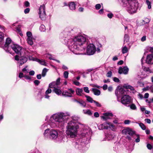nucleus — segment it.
Returning <instances> with one entry per match:
<instances>
[{
    "label": "nucleus",
    "instance_id": "nucleus-1",
    "mask_svg": "<svg viewBox=\"0 0 153 153\" xmlns=\"http://www.w3.org/2000/svg\"><path fill=\"white\" fill-rule=\"evenodd\" d=\"M70 116V113L68 111L57 112L50 117L47 116L45 119L47 122L41 126V129L42 130L48 129V126L51 128L58 127L59 124L67 122Z\"/></svg>",
    "mask_w": 153,
    "mask_h": 153
},
{
    "label": "nucleus",
    "instance_id": "nucleus-2",
    "mask_svg": "<svg viewBox=\"0 0 153 153\" xmlns=\"http://www.w3.org/2000/svg\"><path fill=\"white\" fill-rule=\"evenodd\" d=\"M67 41L68 46L69 49L75 54H79V53H75L76 51L79 50L81 45H87L86 39L85 36L79 35L76 36L73 39H65Z\"/></svg>",
    "mask_w": 153,
    "mask_h": 153
},
{
    "label": "nucleus",
    "instance_id": "nucleus-3",
    "mask_svg": "<svg viewBox=\"0 0 153 153\" xmlns=\"http://www.w3.org/2000/svg\"><path fill=\"white\" fill-rule=\"evenodd\" d=\"M91 130L88 127H85L81 131L80 134V136L83 138L84 140L85 141H83L82 142H80V141H77V142L74 143V145L75 148L77 149H81L82 146H84L85 143L89 142L91 138Z\"/></svg>",
    "mask_w": 153,
    "mask_h": 153
},
{
    "label": "nucleus",
    "instance_id": "nucleus-4",
    "mask_svg": "<svg viewBox=\"0 0 153 153\" xmlns=\"http://www.w3.org/2000/svg\"><path fill=\"white\" fill-rule=\"evenodd\" d=\"M79 126L75 122L70 121L66 126L67 134L71 138H75L77 134Z\"/></svg>",
    "mask_w": 153,
    "mask_h": 153
},
{
    "label": "nucleus",
    "instance_id": "nucleus-5",
    "mask_svg": "<svg viewBox=\"0 0 153 153\" xmlns=\"http://www.w3.org/2000/svg\"><path fill=\"white\" fill-rule=\"evenodd\" d=\"M49 137L51 139L55 140L56 142L60 143L62 142L64 136L62 134L58 133L56 130L52 129L49 131Z\"/></svg>",
    "mask_w": 153,
    "mask_h": 153
},
{
    "label": "nucleus",
    "instance_id": "nucleus-6",
    "mask_svg": "<svg viewBox=\"0 0 153 153\" xmlns=\"http://www.w3.org/2000/svg\"><path fill=\"white\" fill-rule=\"evenodd\" d=\"M123 87L125 88L120 87H118L116 89L115 93L117 97L120 95H126V94H127L128 89H130L132 91L134 90V88L129 85L124 84Z\"/></svg>",
    "mask_w": 153,
    "mask_h": 153
},
{
    "label": "nucleus",
    "instance_id": "nucleus-7",
    "mask_svg": "<svg viewBox=\"0 0 153 153\" xmlns=\"http://www.w3.org/2000/svg\"><path fill=\"white\" fill-rule=\"evenodd\" d=\"M60 79L58 78L56 80V82H53L49 84V87L51 88H54L53 91L57 95H60L62 93V91L60 89L58 85H59Z\"/></svg>",
    "mask_w": 153,
    "mask_h": 153
},
{
    "label": "nucleus",
    "instance_id": "nucleus-8",
    "mask_svg": "<svg viewBox=\"0 0 153 153\" xmlns=\"http://www.w3.org/2000/svg\"><path fill=\"white\" fill-rule=\"evenodd\" d=\"M126 6H127L126 9L128 13L132 14L136 12L138 3L135 1L130 2H128Z\"/></svg>",
    "mask_w": 153,
    "mask_h": 153
},
{
    "label": "nucleus",
    "instance_id": "nucleus-9",
    "mask_svg": "<svg viewBox=\"0 0 153 153\" xmlns=\"http://www.w3.org/2000/svg\"><path fill=\"white\" fill-rule=\"evenodd\" d=\"M14 44L10 38H7L6 39L5 44L3 46V48L6 52L10 53L11 47H12Z\"/></svg>",
    "mask_w": 153,
    "mask_h": 153
},
{
    "label": "nucleus",
    "instance_id": "nucleus-10",
    "mask_svg": "<svg viewBox=\"0 0 153 153\" xmlns=\"http://www.w3.org/2000/svg\"><path fill=\"white\" fill-rule=\"evenodd\" d=\"M23 53L22 55L19 56V55H16L15 56V60L18 61V63L20 65H22L25 63L27 60V59L26 56H23Z\"/></svg>",
    "mask_w": 153,
    "mask_h": 153
},
{
    "label": "nucleus",
    "instance_id": "nucleus-11",
    "mask_svg": "<svg viewBox=\"0 0 153 153\" xmlns=\"http://www.w3.org/2000/svg\"><path fill=\"white\" fill-rule=\"evenodd\" d=\"M39 14L42 20H44L46 17L45 6L44 4L40 6L39 9Z\"/></svg>",
    "mask_w": 153,
    "mask_h": 153
},
{
    "label": "nucleus",
    "instance_id": "nucleus-12",
    "mask_svg": "<svg viewBox=\"0 0 153 153\" xmlns=\"http://www.w3.org/2000/svg\"><path fill=\"white\" fill-rule=\"evenodd\" d=\"M96 51L95 46L92 44H90L87 47V53L88 55H93Z\"/></svg>",
    "mask_w": 153,
    "mask_h": 153
},
{
    "label": "nucleus",
    "instance_id": "nucleus-13",
    "mask_svg": "<svg viewBox=\"0 0 153 153\" xmlns=\"http://www.w3.org/2000/svg\"><path fill=\"white\" fill-rule=\"evenodd\" d=\"M11 50L12 49L16 53L20 54V55H23L22 51H24L22 48L19 45L14 44L12 47H11Z\"/></svg>",
    "mask_w": 153,
    "mask_h": 153
},
{
    "label": "nucleus",
    "instance_id": "nucleus-14",
    "mask_svg": "<svg viewBox=\"0 0 153 153\" xmlns=\"http://www.w3.org/2000/svg\"><path fill=\"white\" fill-rule=\"evenodd\" d=\"M27 38V41L28 44L30 45H32L33 44L34 38L33 36L32 33L30 31H28L26 33Z\"/></svg>",
    "mask_w": 153,
    "mask_h": 153
},
{
    "label": "nucleus",
    "instance_id": "nucleus-15",
    "mask_svg": "<svg viewBox=\"0 0 153 153\" xmlns=\"http://www.w3.org/2000/svg\"><path fill=\"white\" fill-rule=\"evenodd\" d=\"M121 102L124 105L129 104L130 102V97L128 95H125L121 98Z\"/></svg>",
    "mask_w": 153,
    "mask_h": 153
},
{
    "label": "nucleus",
    "instance_id": "nucleus-16",
    "mask_svg": "<svg viewBox=\"0 0 153 153\" xmlns=\"http://www.w3.org/2000/svg\"><path fill=\"white\" fill-rule=\"evenodd\" d=\"M74 91L72 89H68L67 91H63L62 95L66 97H72V94L74 93Z\"/></svg>",
    "mask_w": 153,
    "mask_h": 153
},
{
    "label": "nucleus",
    "instance_id": "nucleus-17",
    "mask_svg": "<svg viewBox=\"0 0 153 153\" xmlns=\"http://www.w3.org/2000/svg\"><path fill=\"white\" fill-rule=\"evenodd\" d=\"M122 132L123 134H128L130 135H133L135 134L134 131L129 128L124 129L122 130Z\"/></svg>",
    "mask_w": 153,
    "mask_h": 153
},
{
    "label": "nucleus",
    "instance_id": "nucleus-18",
    "mask_svg": "<svg viewBox=\"0 0 153 153\" xmlns=\"http://www.w3.org/2000/svg\"><path fill=\"white\" fill-rule=\"evenodd\" d=\"M129 71L128 68L126 66H124L123 68L120 67L119 69L118 73L120 74L122 73L125 74H127Z\"/></svg>",
    "mask_w": 153,
    "mask_h": 153
},
{
    "label": "nucleus",
    "instance_id": "nucleus-19",
    "mask_svg": "<svg viewBox=\"0 0 153 153\" xmlns=\"http://www.w3.org/2000/svg\"><path fill=\"white\" fill-rule=\"evenodd\" d=\"M146 62L148 64H153V54H151L147 56Z\"/></svg>",
    "mask_w": 153,
    "mask_h": 153
},
{
    "label": "nucleus",
    "instance_id": "nucleus-20",
    "mask_svg": "<svg viewBox=\"0 0 153 153\" xmlns=\"http://www.w3.org/2000/svg\"><path fill=\"white\" fill-rule=\"evenodd\" d=\"M113 114L111 113H106L103 114V116L101 117V118L105 120L109 119L110 117H112Z\"/></svg>",
    "mask_w": 153,
    "mask_h": 153
},
{
    "label": "nucleus",
    "instance_id": "nucleus-21",
    "mask_svg": "<svg viewBox=\"0 0 153 153\" xmlns=\"http://www.w3.org/2000/svg\"><path fill=\"white\" fill-rule=\"evenodd\" d=\"M118 1L124 7H126L128 2L134 1L133 0H118Z\"/></svg>",
    "mask_w": 153,
    "mask_h": 153
},
{
    "label": "nucleus",
    "instance_id": "nucleus-22",
    "mask_svg": "<svg viewBox=\"0 0 153 153\" xmlns=\"http://www.w3.org/2000/svg\"><path fill=\"white\" fill-rule=\"evenodd\" d=\"M68 6L70 10L72 11H74L75 10L76 4L74 2H69L68 4Z\"/></svg>",
    "mask_w": 153,
    "mask_h": 153
},
{
    "label": "nucleus",
    "instance_id": "nucleus-23",
    "mask_svg": "<svg viewBox=\"0 0 153 153\" xmlns=\"http://www.w3.org/2000/svg\"><path fill=\"white\" fill-rule=\"evenodd\" d=\"M98 127L100 130H102L104 129H107L108 128V123H105L100 124L98 126Z\"/></svg>",
    "mask_w": 153,
    "mask_h": 153
},
{
    "label": "nucleus",
    "instance_id": "nucleus-24",
    "mask_svg": "<svg viewBox=\"0 0 153 153\" xmlns=\"http://www.w3.org/2000/svg\"><path fill=\"white\" fill-rule=\"evenodd\" d=\"M74 101L77 102V103L79 104L82 107H85L86 106V103L82 100H75Z\"/></svg>",
    "mask_w": 153,
    "mask_h": 153
},
{
    "label": "nucleus",
    "instance_id": "nucleus-25",
    "mask_svg": "<svg viewBox=\"0 0 153 153\" xmlns=\"http://www.w3.org/2000/svg\"><path fill=\"white\" fill-rule=\"evenodd\" d=\"M91 91L94 93V94L97 96H99L100 94V90L95 88H92Z\"/></svg>",
    "mask_w": 153,
    "mask_h": 153
},
{
    "label": "nucleus",
    "instance_id": "nucleus-26",
    "mask_svg": "<svg viewBox=\"0 0 153 153\" xmlns=\"http://www.w3.org/2000/svg\"><path fill=\"white\" fill-rule=\"evenodd\" d=\"M76 94L79 96H82L83 94V89L82 88H77L76 89Z\"/></svg>",
    "mask_w": 153,
    "mask_h": 153
},
{
    "label": "nucleus",
    "instance_id": "nucleus-27",
    "mask_svg": "<svg viewBox=\"0 0 153 153\" xmlns=\"http://www.w3.org/2000/svg\"><path fill=\"white\" fill-rule=\"evenodd\" d=\"M51 92V90L50 88L48 89L45 92V98L46 99H49L50 96L48 95V94H50Z\"/></svg>",
    "mask_w": 153,
    "mask_h": 153
},
{
    "label": "nucleus",
    "instance_id": "nucleus-28",
    "mask_svg": "<svg viewBox=\"0 0 153 153\" xmlns=\"http://www.w3.org/2000/svg\"><path fill=\"white\" fill-rule=\"evenodd\" d=\"M36 61L39 62L41 65L46 66L47 63L43 59H36Z\"/></svg>",
    "mask_w": 153,
    "mask_h": 153
},
{
    "label": "nucleus",
    "instance_id": "nucleus-29",
    "mask_svg": "<svg viewBox=\"0 0 153 153\" xmlns=\"http://www.w3.org/2000/svg\"><path fill=\"white\" fill-rule=\"evenodd\" d=\"M71 119L72 120L71 121H72L74 122H75L76 124L78 125V123H79L78 122V121L79 119V118L77 116H74L71 117Z\"/></svg>",
    "mask_w": 153,
    "mask_h": 153
},
{
    "label": "nucleus",
    "instance_id": "nucleus-30",
    "mask_svg": "<svg viewBox=\"0 0 153 153\" xmlns=\"http://www.w3.org/2000/svg\"><path fill=\"white\" fill-rule=\"evenodd\" d=\"M114 137V135L112 134H108L106 136V139L108 140H111L113 139Z\"/></svg>",
    "mask_w": 153,
    "mask_h": 153
},
{
    "label": "nucleus",
    "instance_id": "nucleus-31",
    "mask_svg": "<svg viewBox=\"0 0 153 153\" xmlns=\"http://www.w3.org/2000/svg\"><path fill=\"white\" fill-rule=\"evenodd\" d=\"M83 112L85 114H86L89 115H91L92 114V112L89 109L83 110Z\"/></svg>",
    "mask_w": 153,
    "mask_h": 153
},
{
    "label": "nucleus",
    "instance_id": "nucleus-32",
    "mask_svg": "<svg viewBox=\"0 0 153 153\" xmlns=\"http://www.w3.org/2000/svg\"><path fill=\"white\" fill-rule=\"evenodd\" d=\"M85 97L86 98L87 101H88L89 102L92 103L94 102V100L92 99V98L90 96L87 95H86Z\"/></svg>",
    "mask_w": 153,
    "mask_h": 153
},
{
    "label": "nucleus",
    "instance_id": "nucleus-33",
    "mask_svg": "<svg viewBox=\"0 0 153 153\" xmlns=\"http://www.w3.org/2000/svg\"><path fill=\"white\" fill-rule=\"evenodd\" d=\"M50 130L49 128L46 129L45 130L44 133V135L45 137H48V135H49V131Z\"/></svg>",
    "mask_w": 153,
    "mask_h": 153
},
{
    "label": "nucleus",
    "instance_id": "nucleus-34",
    "mask_svg": "<svg viewBox=\"0 0 153 153\" xmlns=\"http://www.w3.org/2000/svg\"><path fill=\"white\" fill-rule=\"evenodd\" d=\"M122 51L123 53L124 54L128 51V49L126 46H125L122 47Z\"/></svg>",
    "mask_w": 153,
    "mask_h": 153
},
{
    "label": "nucleus",
    "instance_id": "nucleus-35",
    "mask_svg": "<svg viewBox=\"0 0 153 153\" xmlns=\"http://www.w3.org/2000/svg\"><path fill=\"white\" fill-rule=\"evenodd\" d=\"M48 71V69L45 68H44L43 69L42 72V76L43 77H44L45 76Z\"/></svg>",
    "mask_w": 153,
    "mask_h": 153
},
{
    "label": "nucleus",
    "instance_id": "nucleus-36",
    "mask_svg": "<svg viewBox=\"0 0 153 153\" xmlns=\"http://www.w3.org/2000/svg\"><path fill=\"white\" fill-rule=\"evenodd\" d=\"M128 106H129L130 108L132 110H136L137 108L136 106L134 104H132L130 105H128Z\"/></svg>",
    "mask_w": 153,
    "mask_h": 153
},
{
    "label": "nucleus",
    "instance_id": "nucleus-37",
    "mask_svg": "<svg viewBox=\"0 0 153 153\" xmlns=\"http://www.w3.org/2000/svg\"><path fill=\"white\" fill-rule=\"evenodd\" d=\"M39 30L42 32H44L45 30V26L43 25H42L39 27Z\"/></svg>",
    "mask_w": 153,
    "mask_h": 153
},
{
    "label": "nucleus",
    "instance_id": "nucleus-38",
    "mask_svg": "<svg viewBox=\"0 0 153 153\" xmlns=\"http://www.w3.org/2000/svg\"><path fill=\"white\" fill-rule=\"evenodd\" d=\"M146 2L148 6V8L150 9L151 8V2L149 0H146Z\"/></svg>",
    "mask_w": 153,
    "mask_h": 153
},
{
    "label": "nucleus",
    "instance_id": "nucleus-39",
    "mask_svg": "<svg viewBox=\"0 0 153 153\" xmlns=\"http://www.w3.org/2000/svg\"><path fill=\"white\" fill-rule=\"evenodd\" d=\"M143 69L144 71L146 72L149 73H151V71L149 68L148 67H144L143 68Z\"/></svg>",
    "mask_w": 153,
    "mask_h": 153
},
{
    "label": "nucleus",
    "instance_id": "nucleus-40",
    "mask_svg": "<svg viewBox=\"0 0 153 153\" xmlns=\"http://www.w3.org/2000/svg\"><path fill=\"white\" fill-rule=\"evenodd\" d=\"M124 42H127L128 40L129 37L128 36V35L125 34L124 36Z\"/></svg>",
    "mask_w": 153,
    "mask_h": 153
},
{
    "label": "nucleus",
    "instance_id": "nucleus-41",
    "mask_svg": "<svg viewBox=\"0 0 153 153\" xmlns=\"http://www.w3.org/2000/svg\"><path fill=\"white\" fill-rule=\"evenodd\" d=\"M69 73L67 71H65L64 73V76L65 78H67L68 77Z\"/></svg>",
    "mask_w": 153,
    "mask_h": 153
},
{
    "label": "nucleus",
    "instance_id": "nucleus-42",
    "mask_svg": "<svg viewBox=\"0 0 153 153\" xmlns=\"http://www.w3.org/2000/svg\"><path fill=\"white\" fill-rule=\"evenodd\" d=\"M3 39V34L1 32H0V44H1L2 42Z\"/></svg>",
    "mask_w": 153,
    "mask_h": 153
},
{
    "label": "nucleus",
    "instance_id": "nucleus-43",
    "mask_svg": "<svg viewBox=\"0 0 153 153\" xmlns=\"http://www.w3.org/2000/svg\"><path fill=\"white\" fill-rule=\"evenodd\" d=\"M146 49L148 51L152 53H153V47H148Z\"/></svg>",
    "mask_w": 153,
    "mask_h": 153
},
{
    "label": "nucleus",
    "instance_id": "nucleus-44",
    "mask_svg": "<svg viewBox=\"0 0 153 153\" xmlns=\"http://www.w3.org/2000/svg\"><path fill=\"white\" fill-rule=\"evenodd\" d=\"M139 125L142 129L144 130L146 129V127L143 124L141 123L139 124Z\"/></svg>",
    "mask_w": 153,
    "mask_h": 153
},
{
    "label": "nucleus",
    "instance_id": "nucleus-45",
    "mask_svg": "<svg viewBox=\"0 0 153 153\" xmlns=\"http://www.w3.org/2000/svg\"><path fill=\"white\" fill-rule=\"evenodd\" d=\"M108 128H114V126L112 124L109 123H108Z\"/></svg>",
    "mask_w": 153,
    "mask_h": 153
},
{
    "label": "nucleus",
    "instance_id": "nucleus-46",
    "mask_svg": "<svg viewBox=\"0 0 153 153\" xmlns=\"http://www.w3.org/2000/svg\"><path fill=\"white\" fill-rule=\"evenodd\" d=\"M95 8L96 10H98L100 9L101 7V5L100 4H96L95 6Z\"/></svg>",
    "mask_w": 153,
    "mask_h": 153
},
{
    "label": "nucleus",
    "instance_id": "nucleus-47",
    "mask_svg": "<svg viewBox=\"0 0 153 153\" xmlns=\"http://www.w3.org/2000/svg\"><path fill=\"white\" fill-rule=\"evenodd\" d=\"M83 90L85 92L87 93H89V92L88 88L87 87H84L83 88Z\"/></svg>",
    "mask_w": 153,
    "mask_h": 153
},
{
    "label": "nucleus",
    "instance_id": "nucleus-48",
    "mask_svg": "<svg viewBox=\"0 0 153 153\" xmlns=\"http://www.w3.org/2000/svg\"><path fill=\"white\" fill-rule=\"evenodd\" d=\"M112 72L109 71L107 73L106 76L108 77H110L112 76Z\"/></svg>",
    "mask_w": 153,
    "mask_h": 153
},
{
    "label": "nucleus",
    "instance_id": "nucleus-49",
    "mask_svg": "<svg viewBox=\"0 0 153 153\" xmlns=\"http://www.w3.org/2000/svg\"><path fill=\"white\" fill-rule=\"evenodd\" d=\"M138 97L140 100H142L144 98L143 95L140 93H139L138 95Z\"/></svg>",
    "mask_w": 153,
    "mask_h": 153
},
{
    "label": "nucleus",
    "instance_id": "nucleus-50",
    "mask_svg": "<svg viewBox=\"0 0 153 153\" xmlns=\"http://www.w3.org/2000/svg\"><path fill=\"white\" fill-rule=\"evenodd\" d=\"M107 16L109 18L111 19L113 16V14L112 13H110L108 14Z\"/></svg>",
    "mask_w": 153,
    "mask_h": 153
},
{
    "label": "nucleus",
    "instance_id": "nucleus-51",
    "mask_svg": "<svg viewBox=\"0 0 153 153\" xmlns=\"http://www.w3.org/2000/svg\"><path fill=\"white\" fill-rule=\"evenodd\" d=\"M30 11V9L29 8H27L25 10L24 13L25 14L28 13Z\"/></svg>",
    "mask_w": 153,
    "mask_h": 153
},
{
    "label": "nucleus",
    "instance_id": "nucleus-52",
    "mask_svg": "<svg viewBox=\"0 0 153 153\" xmlns=\"http://www.w3.org/2000/svg\"><path fill=\"white\" fill-rule=\"evenodd\" d=\"M94 102L96 106L97 107H100L101 106V104L99 103L98 102L96 101H94Z\"/></svg>",
    "mask_w": 153,
    "mask_h": 153
},
{
    "label": "nucleus",
    "instance_id": "nucleus-53",
    "mask_svg": "<svg viewBox=\"0 0 153 153\" xmlns=\"http://www.w3.org/2000/svg\"><path fill=\"white\" fill-rule=\"evenodd\" d=\"M113 80L114 81L117 82H118L120 81L119 79L116 77L113 78Z\"/></svg>",
    "mask_w": 153,
    "mask_h": 153
},
{
    "label": "nucleus",
    "instance_id": "nucleus-54",
    "mask_svg": "<svg viewBox=\"0 0 153 153\" xmlns=\"http://www.w3.org/2000/svg\"><path fill=\"white\" fill-rule=\"evenodd\" d=\"M24 5L26 7H28L30 5V3L28 1H26L24 3Z\"/></svg>",
    "mask_w": 153,
    "mask_h": 153
},
{
    "label": "nucleus",
    "instance_id": "nucleus-55",
    "mask_svg": "<svg viewBox=\"0 0 153 153\" xmlns=\"http://www.w3.org/2000/svg\"><path fill=\"white\" fill-rule=\"evenodd\" d=\"M149 89V86H146V87L143 88V91H146L148 90Z\"/></svg>",
    "mask_w": 153,
    "mask_h": 153
},
{
    "label": "nucleus",
    "instance_id": "nucleus-56",
    "mask_svg": "<svg viewBox=\"0 0 153 153\" xmlns=\"http://www.w3.org/2000/svg\"><path fill=\"white\" fill-rule=\"evenodd\" d=\"M147 148L149 150H151L152 148V146L150 144H148L147 145Z\"/></svg>",
    "mask_w": 153,
    "mask_h": 153
},
{
    "label": "nucleus",
    "instance_id": "nucleus-57",
    "mask_svg": "<svg viewBox=\"0 0 153 153\" xmlns=\"http://www.w3.org/2000/svg\"><path fill=\"white\" fill-rule=\"evenodd\" d=\"M27 66H26L25 67L23 68L22 69V71L24 73H28V71H27V70L26 69V68H27Z\"/></svg>",
    "mask_w": 153,
    "mask_h": 153
},
{
    "label": "nucleus",
    "instance_id": "nucleus-58",
    "mask_svg": "<svg viewBox=\"0 0 153 153\" xmlns=\"http://www.w3.org/2000/svg\"><path fill=\"white\" fill-rule=\"evenodd\" d=\"M131 122V121L129 120H126L124 121V123L125 124H128Z\"/></svg>",
    "mask_w": 153,
    "mask_h": 153
},
{
    "label": "nucleus",
    "instance_id": "nucleus-59",
    "mask_svg": "<svg viewBox=\"0 0 153 153\" xmlns=\"http://www.w3.org/2000/svg\"><path fill=\"white\" fill-rule=\"evenodd\" d=\"M149 94L148 93H146L144 95V98L145 99H147L149 97Z\"/></svg>",
    "mask_w": 153,
    "mask_h": 153
},
{
    "label": "nucleus",
    "instance_id": "nucleus-60",
    "mask_svg": "<svg viewBox=\"0 0 153 153\" xmlns=\"http://www.w3.org/2000/svg\"><path fill=\"white\" fill-rule=\"evenodd\" d=\"M24 77L27 79L31 80V77L29 76H25Z\"/></svg>",
    "mask_w": 153,
    "mask_h": 153
},
{
    "label": "nucleus",
    "instance_id": "nucleus-61",
    "mask_svg": "<svg viewBox=\"0 0 153 153\" xmlns=\"http://www.w3.org/2000/svg\"><path fill=\"white\" fill-rule=\"evenodd\" d=\"M25 76L23 74L22 72H20L19 73V78H21L23 77H24Z\"/></svg>",
    "mask_w": 153,
    "mask_h": 153
},
{
    "label": "nucleus",
    "instance_id": "nucleus-62",
    "mask_svg": "<svg viewBox=\"0 0 153 153\" xmlns=\"http://www.w3.org/2000/svg\"><path fill=\"white\" fill-rule=\"evenodd\" d=\"M34 82L35 84L36 85H38L40 83L39 81L37 80H35Z\"/></svg>",
    "mask_w": 153,
    "mask_h": 153
},
{
    "label": "nucleus",
    "instance_id": "nucleus-63",
    "mask_svg": "<svg viewBox=\"0 0 153 153\" xmlns=\"http://www.w3.org/2000/svg\"><path fill=\"white\" fill-rule=\"evenodd\" d=\"M94 116L96 117H99V115L97 112H95L94 113Z\"/></svg>",
    "mask_w": 153,
    "mask_h": 153
},
{
    "label": "nucleus",
    "instance_id": "nucleus-64",
    "mask_svg": "<svg viewBox=\"0 0 153 153\" xmlns=\"http://www.w3.org/2000/svg\"><path fill=\"white\" fill-rule=\"evenodd\" d=\"M35 74V72L33 71H31L29 72V74L31 76H33Z\"/></svg>",
    "mask_w": 153,
    "mask_h": 153
}]
</instances>
